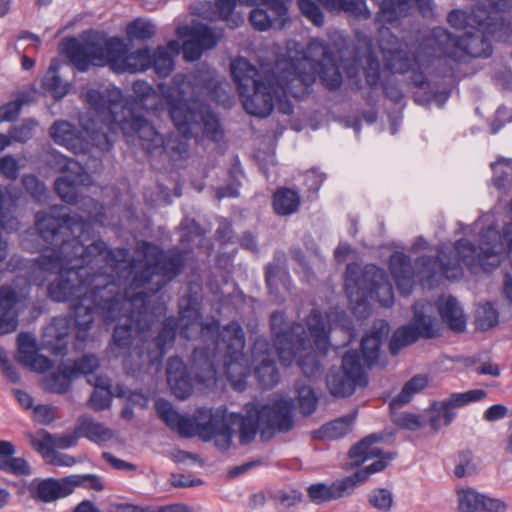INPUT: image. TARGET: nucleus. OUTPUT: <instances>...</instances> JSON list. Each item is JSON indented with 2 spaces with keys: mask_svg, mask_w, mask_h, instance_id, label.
<instances>
[{
  "mask_svg": "<svg viewBox=\"0 0 512 512\" xmlns=\"http://www.w3.org/2000/svg\"><path fill=\"white\" fill-rule=\"evenodd\" d=\"M167 383L172 393L181 400L192 392V378L187 366L179 357H171L166 368Z\"/></svg>",
  "mask_w": 512,
  "mask_h": 512,
  "instance_id": "26",
  "label": "nucleus"
},
{
  "mask_svg": "<svg viewBox=\"0 0 512 512\" xmlns=\"http://www.w3.org/2000/svg\"><path fill=\"white\" fill-rule=\"evenodd\" d=\"M187 84L197 89V97L211 93L218 87V81L210 72H195L187 77Z\"/></svg>",
  "mask_w": 512,
  "mask_h": 512,
  "instance_id": "56",
  "label": "nucleus"
},
{
  "mask_svg": "<svg viewBox=\"0 0 512 512\" xmlns=\"http://www.w3.org/2000/svg\"><path fill=\"white\" fill-rule=\"evenodd\" d=\"M59 63L54 59L42 79V88L59 100L66 96L71 88L68 81H64L59 74Z\"/></svg>",
  "mask_w": 512,
  "mask_h": 512,
  "instance_id": "42",
  "label": "nucleus"
},
{
  "mask_svg": "<svg viewBox=\"0 0 512 512\" xmlns=\"http://www.w3.org/2000/svg\"><path fill=\"white\" fill-rule=\"evenodd\" d=\"M306 324L309 330V334L307 333V335L310 342L313 341L316 349L325 354L327 352L328 335L322 314L318 310L313 309L307 317ZM308 348H312L311 343L306 347V349Z\"/></svg>",
  "mask_w": 512,
  "mask_h": 512,
  "instance_id": "41",
  "label": "nucleus"
},
{
  "mask_svg": "<svg viewBox=\"0 0 512 512\" xmlns=\"http://www.w3.org/2000/svg\"><path fill=\"white\" fill-rule=\"evenodd\" d=\"M184 76L176 75L174 77V83L177 85H184ZM163 99L168 109L169 116L177 128V130L186 138H190L194 134V125L196 123V114L198 113V106L191 107L188 105V100L195 101L194 97L188 96L185 89L181 86L177 91L168 87L164 89L163 85H160Z\"/></svg>",
  "mask_w": 512,
  "mask_h": 512,
  "instance_id": "14",
  "label": "nucleus"
},
{
  "mask_svg": "<svg viewBox=\"0 0 512 512\" xmlns=\"http://www.w3.org/2000/svg\"><path fill=\"white\" fill-rule=\"evenodd\" d=\"M217 413L222 417V425H217V438L215 446L221 451H227L232 443V437L235 429H238L239 442L242 445L251 443L258 430L261 432L260 421L258 420V411H247L246 415L240 413L227 414L225 408H217Z\"/></svg>",
  "mask_w": 512,
  "mask_h": 512,
  "instance_id": "13",
  "label": "nucleus"
},
{
  "mask_svg": "<svg viewBox=\"0 0 512 512\" xmlns=\"http://www.w3.org/2000/svg\"><path fill=\"white\" fill-rule=\"evenodd\" d=\"M270 326L280 362L284 366H290L296 355L306 350L310 344L305 327L301 323L287 325L285 314L282 311H275L271 314Z\"/></svg>",
  "mask_w": 512,
  "mask_h": 512,
  "instance_id": "11",
  "label": "nucleus"
},
{
  "mask_svg": "<svg viewBox=\"0 0 512 512\" xmlns=\"http://www.w3.org/2000/svg\"><path fill=\"white\" fill-rule=\"evenodd\" d=\"M75 426L80 438L85 437L95 443L106 442L114 437V433L111 429L95 421L90 416H79Z\"/></svg>",
  "mask_w": 512,
  "mask_h": 512,
  "instance_id": "39",
  "label": "nucleus"
},
{
  "mask_svg": "<svg viewBox=\"0 0 512 512\" xmlns=\"http://www.w3.org/2000/svg\"><path fill=\"white\" fill-rule=\"evenodd\" d=\"M70 334V320L66 317L54 318L44 332L45 344L54 355H64L67 351Z\"/></svg>",
  "mask_w": 512,
  "mask_h": 512,
  "instance_id": "30",
  "label": "nucleus"
},
{
  "mask_svg": "<svg viewBox=\"0 0 512 512\" xmlns=\"http://www.w3.org/2000/svg\"><path fill=\"white\" fill-rule=\"evenodd\" d=\"M292 400L281 399L262 406L258 411L261 438L270 439L276 431L286 433L294 426Z\"/></svg>",
  "mask_w": 512,
  "mask_h": 512,
  "instance_id": "18",
  "label": "nucleus"
},
{
  "mask_svg": "<svg viewBox=\"0 0 512 512\" xmlns=\"http://www.w3.org/2000/svg\"><path fill=\"white\" fill-rule=\"evenodd\" d=\"M478 24L484 26L486 33L498 41H508L512 38V21L499 15Z\"/></svg>",
  "mask_w": 512,
  "mask_h": 512,
  "instance_id": "48",
  "label": "nucleus"
},
{
  "mask_svg": "<svg viewBox=\"0 0 512 512\" xmlns=\"http://www.w3.org/2000/svg\"><path fill=\"white\" fill-rule=\"evenodd\" d=\"M121 50L113 61L111 69L117 73H136L151 68V52L148 47L128 53V48L121 39Z\"/></svg>",
  "mask_w": 512,
  "mask_h": 512,
  "instance_id": "25",
  "label": "nucleus"
},
{
  "mask_svg": "<svg viewBox=\"0 0 512 512\" xmlns=\"http://www.w3.org/2000/svg\"><path fill=\"white\" fill-rule=\"evenodd\" d=\"M90 58L95 66L108 65L110 68L121 48V38L108 37L103 31L90 30L81 36Z\"/></svg>",
  "mask_w": 512,
  "mask_h": 512,
  "instance_id": "21",
  "label": "nucleus"
},
{
  "mask_svg": "<svg viewBox=\"0 0 512 512\" xmlns=\"http://www.w3.org/2000/svg\"><path fill=\"white\" fill-rule=\"evenodd\" d=\"M411 326L419 338L431 339L439 335V328L435 318L425 315L422 311L415 309Z\"/></svg>",
  "mask_w": 512,
  "mask_h": 512,
  "instance_id": "49",
  "label": "nucleus"
},
{
  "mask_svg": "<svg viewBox=\"0 0 512 512\" xmlns=\"http://www.w3.org/2000/svg\"><path fill=\"white\" fill-rule=\"evenodd\" d=\"M35 226L46 247L35 259L42 272L58 274L48 285L56 302H72L71 316L77 341L85 342L95 317L115 319L121 305L117 269L128 249L108 248L101 239L91 241V225L79 215L53 216L37 212Z\"/></svg>",
  "mask_w": 512,
  "mask_h": 512,
  "instance_id": "1",
  "label": "nucleus"
},
{
  "mask_svg": "<svg viewBox=\"0 0 512 512\" xmlns=\"http://www.w3.org/2000/svg\"><path fill=\"white\" fill-rule=\"evenodd\" d=\"M326 385L329 393L336 398L349 397L357 388L368 385V375L357 350L347 351L342 357L341 367L330 369Z\"/></svg>",
  "mask_w": 512,
  "mask_h": 512,
  "instance_id": "12",
  "label": "nucleus"
},
{
  "mask_svg": "<svg viewBox=\"0 0 512 512\" xmlns=\"http://www.w3.org/2000/svg\"><path fill=\"white\" fill-rule=\"evenodd\" d=\"M345 291L348 297L356 301L375 296L383 307H390L394 302L393 287L387 273L374 264H368L363 269L350 263L345 271Z\"/></svg>",
  "mask_w": 512,
  "mask_h": 512,
  "instance_id": "7",
  "label": "nucleus"
},
{
  "mask_svg": "<svg viewBox=\"0 0 512 512\" xmlns=\"http://www.w3.org/2000/svg\"><path fill=\"white\" fill-rule=\"evenodd\" d=\"M195 117L194 133L198 129H201L203 133L213 141H220L223 138V130L219 119L208 106L203 104L198 105V113Z\"/></svg>",
  "mask_w": 512,
  "mask_h": 512,
  "instance_id": "40",
  "label": "nucleus"
},
{
  "mask_svg": "<svg viewBox=\"0 0 512 512\" xmlns=\"http://www.w3.org/2000/svg\"><path fill=\"white\" fill-rule=\"evenodd\" d=\"M500 240L501 235L489 228L481 235V246L477 247L467 239H460L455 243V255L447 254V256L460 263L459 257L471 270L479 267L485 272H490L501 263L504 247ZM443 255L446 253L441 252L437 256Z\"/></svg>",
  "mask_w": 512,
  "mask_h": 512,
  "instance_id": "9",
  "label": "nucleus"
},
{
  "mask_svg": "<svg viewBox=\"0 0 512 512\" xmlns=\"http://www.w3.org/2000/svg\"><path fill=\"white\" fill-rule=\"evenodd\" d=\"M186 30V35L195 39V41L199 43L205 51L212 49L217 45L218 36L210 27L203 23L193 24L191 27H187Z\"/></svg>",
  "mask_w": 512,
  "mask_h": 512,
  "instance_id": "51",
  "label": "nucleus"
},
{
  "mask_svg": "<svg viewBox=\"0 0 512 512\" xmlns=\"http://www.w3.org/2000/svg\"><path fill=\"white\" fill-rule=\"evenodd\" d=\"M119 131L127 138L137 137L148 153L163 149L162 134L134 104L127 105L122 111H117L115 105L110 107L107 118L99 119L94 128H86L83 132L90 143V150L95 147L107 152L112 149Z\"/></svg>",
  "mask_w": 512,
  "mask_h": 512,
  "instance_id": "4",
  "label": "nucleus"
},
{
  "mask_svg": "<svg viewBox=\"0 0 512 512\" xmlns=\"http://www.w3.org/2000/svg\"><path fill=\"white\" fill-rule=\"evenodd\" d=\"M391 39L392 42L381 41L380 49L384 66L392 73L405 74L426 62L420 44L414 51L407 43L399 42L395 36L391 35Z\"/></svg>",
  "mask_w": 512,
  "mask_h": 512,
  "instance_id": "17",
  "label": "nucleus"
},
{
  "mask_svg": "<svg viewBox=\"0 0 512 512\" xmlns=\"http://www.w3.org/2000/svg\"><path fill=\"white\" fill-rule=\"evenodd\" d=\"M428 384V378L425 375H415L407 381L401 392L395 396L390 402V409L396 410L403 405L409 403L412 397L422 391Z\"/></svg>",
  "mask_w": 512,
  "mask_h": 512,
  "instance_id": "46",
  "label": "nucleus"
},
{
  "mask_svg": "<svg viewBox=\"0 0 512 512\" xmlns=\"http://www.w3.org/2000/svg\"><path fill=\"white\" fill-rule=\"evenodd\" d=\"M410 325L398 328L392 335L389 342V350L392 355H396L402 348L416 342L419 337Z\"/></svg>",
  "mask_w": 512,
  "mask_h": 512,
  "instance_id": "53",
  "label": "nucleus"
},
{
  "mask_svg": "<svg viewBox=\"0 0 512 512\" xmlns=\"http://www.w3.org/2000/svg\"><path fill=\"white\" fill-rule=\"evenodd\" d=\"M236 0H216L215 6L219 14V18L227 23L230 28L239 27L244 19L240 15L234 14Z\"/></svg>",
  "mask_w": 512,
  "mask_h": 512,
  "instance_id": "59",
  "label": "nucleus"
},
{
  "mask_svg": "<svg viewBox=\"0 0 512 512\" xmlns=\"http://www.w3.org/2000/svg\"><path fill=\"white\" fill-rule=\"evenodd\" d=\"M487 35L486 30H476L473 33H466L461 36L462 62H465L467 57L488 58L492 55L493 47Z\"/></svg>",
  "mask_w": 512,
  "mask_h": 512,
  "instance_id": "32",
  "label": "nucleus"
},
{
  "mask_svg": "<svg viewBox=\"0 0 512 512\" xmlns=\"http://www.w3.org/2000/svg\"><path fill=\"white\" fill-rule=\"evenodd\" d=\"M15 445L6 440H0V470L15 476H29L32 469L22 457H15Z\"/></svg>",
  "mask_w": 512,
  "mask_h": 512,
  "instance_id": "33",
  "label": "nucleus"
},
{
  "mask_svg": "<svg viewBox=\"0 0 512 512\" xmlns=\"http://www.w3.org/2000/svg\"><path fill=\"white\" fill-rule=\"evenodd\" d=\"M99 359L93 354H85L81 358L73 361L69 365V372L73 374L74 378L79 375L92 374L99 367Z\"/></svg>",
  "mask_w": 512,
  "mask_h": 512,
  "instance_id": "61",
  "label": "nucleus"
},
{
  "mask_svg": "<svg viewBox=\"0 0 512 512\" xmlns=\"http://www.w3.org/2000/svg\"><path fill=\"white\" fill-rule=\"evenodd\" d=\"M459 509L461 512H505L507 504L498 498H491L480 494L473 489L463 490L459 493Z\"/></svg>",
  "mask_w": 512,
  "mask_h": 512,
  "instance_id": "28",
  "label": "nucleus"
},
{
  "mask_svg": "<svg viewBox=\"0 0 512 512\" xmlns=\"http://www.w3.org/2000/svg\"><path fill=\"white\" fill-rule=\"evenodd\" d=\"M287 272L278 262L268 263L265 267V282L270 293L277 292L280 283H283Z\"/></svg>",
  "mask_w": 512,
  "mask_h": 512,
  "instance_id": "64",
  "label": "nucleus"
},
{
  "mask_svg": "<svg viewBox=\"0 0 512 512\" xmlns=\"http://www.w3.org/2000/svg\"><path fill=\"white\" fill-rule=\"evenodd\" d=\"M181 46L177 40H171L166 46H158L151 54V67L162 78L171 74L174 68V57L180 53Z\"/></svg>",
  "mask_w": 512,
  "mask_h": 512,
  "instance_id": "35",
  "label": "nucleus"
},
{
  "mask_svg": "<svg viewBox=\"0 0 512 512\" xmlns=\"http://www.w3.org/2000/svg\"><path fill=\"white\" fill-rule=\"evenodd\" d=\"M411 9V0H386L378 6L375 23L380 28L395 26Z\"/></svg>",
  "mask_w": 512,
  "mask_h": 512,
  "instance_id": "31",
  "label": "nucleus"
},
{
  "mask_svg": "<svg viewBox=\"0 0 512 512\" xmlns=\"http://www.w3.org/2000/svg\"><path fill=\"white\" fill-rule=\"evenodd\" d=\"M355 414H348L332 420L312 431V438L321 441L338 440L352 431Z\"/></svg>",
  "mask_w": 512,
  "mask_h": 512,
  "instance_id": "36",
  "label": "nucleus"
},
{
  "mask_svg": "<svg viewBox=\"0 0 512 512\" xmlns=\"http://www.w3.org/2000/svg\"><path fill=\"white\" fill-rule=\"evenodd\" d=\"M68 370L69 364H61L56 371L46 375L43 382L45 390L57 394L68 392L74 378Z\"/></svg>",
  "mask_w": 512,
  "mask_h": 512,
  "instance_id": "45",
  "label": "nucleus"
},
{
  "mask_svg": "<svg viewBox=\"0 0 512 512\" xmlns=\"http://www.w3.org/2000/svg\"><path fill=\"white\" fill-rule=\"evenodd\" d=\"M507 7V0H477L472 12L478 23L492 19Z\"/></svg>",
  "mask_w": 512,
  "mask_h": 512,
  "instance_id": "50",
  "label": "nucleus"
},
{
  "mask_svg": "<svg viewBox=\"0 0 512 512\" xmlns=\"http://www.w3.org/2000/svg\"><path fill=\"white\" fill-rule=\"evenodd\" d=\"M230 69L244 110L258 118L268 117L281 90L274 85L273 73L267 69L259 71L243 57L233 60Z\"/></svg>",
  "mask_w": 512,
  "mask_h": 512,
  "instance_id": "6",
  "label": "nucleus"
},
{
  "mask_svg": "<svg viewBox=\"0 0 512 512\" xmlns=\"http://www.w3.org/2000/svg\"><path fill=\"white\" fill-rule=\"evenodd\" d=\"M136 258L117 269L121 283V301L144 307L147 299L177 278L186 265V251L174 248L164 251L148 241H141L135 249Z\"/></svg>",
  "mask_w": 512,
  "mask_h": 512,
  "instance_id": "3",
  "label": "nucleus"
},
{
  "mask_svg": "<svg viewBox=\"0 0 512 512\" xmlns=\"http://www.w3.org/2000/svg\"><path fill=\"white\" fill-rule=\"evenodd\" d=\"M369 505L380 512H388L391 510L394 497L392 492L387 488H374L367 495Z\"/></svg>",
  "mask_w": 512,
  "mask_h": 512,
  "instance_id": "58",
  "label": "nucleus"
},
{
  "mask_svg": "<svg viewBox=\"0 0 512 512\" xmlns=\"http://www.w3.org/2000/svg\"><path fill=\"white\" fill-rule=\"evenodd\" d=\"M69 476L55 479H33L28 485V491L32 499L38 502L50 503L64 498L72 493Z\"/></svg>",
  "mask_w": 512,
  "mask_h": 512,
  "instance_id": "24",
  "label": "nucleus"
},
{
  "mask_svg": "<svg viewBox=\"0 0 512 512\" xmlns=\"http://www.w3.org/2000/svg\"><path fill=\"white\" fill-rule=\"evenodd\" d=\"M290 0H262L261 5L272 12V17L276 22V29H283L289 22L288 3Z\"/></svg>",
  "mask_w": 512,
  "mask_h": 512,
  "instance_id": "57",
  "label": "nucleus"
},
{
  "mask_svg": "<svg viewBox=\"0 0 512 512\" xmlns=\"http://www.w3.org/2000/svg\"><path fill=\"white\" fill-rule=\"evenodd\" d=\"M156 33L155 25L148 20L137 18L126 27V34L129 41H147Z\"/></svg>",
  "mask_w": 512,
  "mask_h": 512,
  "instance_id": "52",
  "label": "nucleus"
},
{
  "mask_svg": "<svg viewBox=\"0 0 512 512\" xmlns=\"http://www.w3.org/2000/svg\"><path fill=\"white\" fill-rule=\"evenodd\" d=\"M71 64L79 71L85 72L93 65V61L82 40L74 37L68 38L63 48Z\"/></svg>",
  "mask_w": 512,
  "mask_h": 512,
  "instance_id": "43",
  "label": "nucleus"
},
{
  "mask_svg": "<svg viewBox=\"0 0 512 512\" xmlns=\"http://www.w3.org/2000/svg\"><path fill=\"white\" fill-rule=\"evenodd\" d=\"M382 439V434H369L354 444L348 452V456L351 460V467L360 466L366 460L378 458V460L374 461L370 465L362 469H358L355 472V478H358L362 483L367 481L370 475L383 471L387 467L388 462L396 457V453L394 452L385 453L379 448L373 446Z\"/></svg>",
  "mask_w": 512,
  "mask_h": 512,
  "instance_id": "15",
  "label": "nucleus"
},
{
  "mask_svg": "<svg viewBox=\"0 0 512 512\" xmlns=\"http://www.w3.org/2000/svg\"><path fill=\"white\" fill-rule=\"evenodd\" d=\"M77 183L76 177L61 176L55 181V191L64 202L69 204L77 203Z\"/></svg>",
  "mask_w": 512,
  "mask_h": 512,
  "instance_id": "55",
  "label": "nucleus"
},
{
  "mask_svg": "<svg viewBox=\"0 0 512 512\" xmlns=\"http://www.w3.org/2000/svg\"><path fill=\"white\" fill-rule=\"evenodd\" d=\"M132 89L136 99L132 101L126 100L125 102L137 103L138 109L143 117H145L143 109L152 111L162 110V98L148 82L137 80L133 83Z\"/></svg>",
  "mask_w": 512,
  "mask_h": 512,
  "instance_id": "37",
  "label": "nucleus"
},
{
  "mask_svg": "<svg viewBox=\"0 0 512 512\" xmlns=\"http://www.w3.org/2000/svg\"><path fill=\"white\" fill-rule=\"evenodd\" d=\"M389 269L400 294L404 296L412 292L415 278L423 288L432 289L443 278L457 280L463 275L459 263L447 255L418 257L413 267L409 256L395 252L390 256Z\"/></svg>",
  "mask_w": 512,
  "mask_h": 512,
  "instance_id": "5",
  "label": "nucleus"
},
{
  "mask_svg": "<svg viewBox=\"0 0 512 512\" xmlns=\"http://www.w3.org/2000/svg\"><path fill=\"white\" fill-rule=\"evenodd\" d=\"M360 484H362V482L359 481L358 478H355V472L350 476L334 481L330 484L332 499L337 500L350 496Z\"/></svg>",
  "mask_w": 512,
  "mask_h": 512,
  "instance_id": "60",
  "label": "nucleus"
},
{
  "mask_svg": "<svg viewBox=\"0 0 512 512\" xmlns=\"http://www.w3.org/2000/svg\"><path fill=\"white\" fill-rule=\"evenodd\" d=\"M219 337L221 342L218 345L224 351V374L234 389L242 391L250 374L249 361L243 352L244 331L238 322L232 321L223 327Z\"/></svg>",
  "mask_w": 512,
  "mask_h": 512,
  "instance_id": "8",
  "label": "nucleus"
},
{
  "mask_svg": "<svg viewBox=\"0 0 512 512\" xmlns=\"http://www.w3.org/2000/svg\"><path fill=\"white\" fill-rule=\"evenodd\" d=\"M499 315L491 303L479 305L475 311V326L478 330L487 331L498 324Z\"/></svg>",
  "mask_w": 512,
  "mask_h": 512,
  "instance_id": "54",
  "label": "nucleus"
},
{
  "mask_svg": "<svg viewBox=\"0 0 512 512\" xmlns=\"http://www.w3.org/2000/svg\"><path fill=\"white\" fill-rule=\"evenodd\" d=\"M192 372L195 379L200 383H206L216 379V368L210 355V351L206 347H196L192 356Z\"/></svg>",
  "mask_w": 512,
  "mask_h": 512,
  "instance_id": "38",
  "label": "nucleus"
},
{
  "mask_svg": "<svg viewBox=\"0 0 512 512\" xmlns=\"http://www.w3.org/2000/svg\"><path fill=\"white\" fill-rule=\"evenodd\" d=\"M254 374L263 389H272L279 381V373L270 343L265 338H257L252 347Z\"/></svg>",
  "mask_w": 512,
  "mask_h": 512,
  "instance_id": "22",
  "label": "nucleus"
},
{
  "mask_svg": "<svg viewBox=\"0 0 512 512\" xmlns=\"http://www.w3.org/2000/svg\"><path fill=\"white\" fill-rule=\"evenodd\" d=\"M438 312L441 319L454 332H463L466 328V317L458 300L452 296L438 300Z\"/></svg>",
  "mask_w": 512,
  "mask_h": 512,
  "instance_id": "34",
  "label": "nucleus"
},
{
  "mask_svg": "<svg viewBox=\"0 0 512 512\" xmlns=\"http://www.w3.org/2000/svg\"><path fill=\"white\" fill-rule=\"evenodd\" d=\"M307 53L306 58L313 65L315 79L318 76L327 89L337 90L342 84V75L329 45L322 40L313 39L307 46Z\"/></svg>",
  "mask_w": 512,
  "mask_h": 512,
  "instance_id": "16",
  "label": "nucleus"
},
{
  "mask_svg": "<svg viewBox=\"0 0 512 512\" xmlns=\"http://www.w3.org/2000/svg\"><path fill=\"white\" fill-rule=\"evenodd\" d=\"M461 37L455 36L448 30L437 27L431 35L420 42L421 52L425 59L448 57L454 61H463Z\"/></svg>",
  "mask_w": 512,
  "mask_h": 512,
  "instance_id": "20",
  "label": "nucleus"
},
{
  "mask_svg": "<svg viewBox=\"0 0 512 512\" xmlns=\"http://www.w3.org/2000/svg\"><path fill=\"white\" fill-rule=\"evenodd\" d=\"M336 6V12L344 11L358 19L367 20L371 17L364 0H338Z\"/></svg>",
  "mask_w": 512,
  "mask_h": 512,
  "instance_id": "62",
  "label": "nucleus"
},
{
  "mask_svg": "<svg viewBox=\"0 0 512 512\" xmlns=\"http://www.w3.org/2000/svg\"><path fill=\"white\" fill-rule=\"evenodd\" d=\"M49 133L56 144L66 147L74 154L90 153V143L84 136V132L68 121H55Z\"/></svg>",
  "mask_w": 512,
  "mask_h": 512,
  "instance_id": "23",
  "label": "nucleus"
},
{
  "mask_svg": "<svg viewBox=\"0 0 512 512\" xmlns=\"http://www.w3.org/2000/svg\"><path fill=\"white\" fill-rule=\"evenodd\" d=\"M296 399L299 410L303 416L311 415L318 406V398L314 390L306 384L305 381L299 380L295 383Z\"/></svg>",
  "mask_w": 512,
  "mask_h": 512,
  "instance_id": "47",
  "label": "nucleus"
},
{
  "mask_svg": "<svg viewBox=\"0 0 512 512\" xmlns=\"http://www.w3.org/2000/svg\"><path fill=\"white\" fill-rule=\"evenodd\" d=\"M86 102L96 112L99 119L107 118L110 115V107L117 106V111H122L127 105L133 102H123V94L120 89L108 90L104 94L98 90L90 89L86 93ZM138 107L137 103H134Z\"/></svg>",
  "mask_w": 512,
  "mask_h": 512,
  "instance_id": "27",
  "label": "nucleus"
},
{
  "mask_svg": "<svg viewBox=\"0 0 512 512\" xmlns=\"http://www.w3.org/2000/svg\"><path fill=\"white\" fill-rule=\"evenodd\" d=\"M156 411L159 418L172 430L178 426L182 415H180L172 406V404L165 399H158L155 403Z\"/></svg>",
  "mask_w": 512,
  "mask_h": 512,
  "instance_id": "63",
  "label": "nucleus"
},
{
  "mask_svg": "<svg viewBox=\"0 0 512 512\" xmlns=\"http://www.w3.org/2000/svg\"><path fill=\"white\" fill-rule=\"evenodd\" d=\"M146 311V305H130L121 301L120 310L114 321L120 316L127 317L129 323L116 325L113 331L112 352L116 357H123V366L127 374L138 377L146 367L161 362L167 350L174 344L177 329H180L181 337L185 339L196 338L203 330L202 322L193 309H185L180 312V319L166 318L157 335L152 339H142L141 343L133 344L132 323L139 320V316ZM105 322V320L102 318ZM112 321H106L110 323Z\"/></svg>",
  "mask_w": 512,
  "mask_h": 512,
  "instance_id": "2",
  "label": "nucleus"
},
{
  "mask_svg": "<svg viewBox=\"0 0 512 512\" xmlns=\"http://www.w3.org/2000/svg\"><path fill=\"white\" fill-rule=\"evenodd\" d=\"M299 194L290 188H279L273 195V209L277 215L288 216L298 211Z\"/></svg>",
  "mask_w": 512,
  "mask_h": 512,
  "instance_id": "44",
  "label": "nucleus"
},
{
  "mask_svg": "<svg viewBox=\"0 0 512 512\" xmlns=\"http://www.w3.org/2000/svg\"><path fill=\"white\" fill-rule=\"evenodd\" d=\"M388 332V323L377 321L374 323L370 333L362 338L360 358L364 368H371L377 362L382 339Z\"/></svg>",
  "mask_w": 512,
  "mask_h": 512,
  "instance_id": "29",
  "label": "nucleus"
},
{
  "mask_svg": "<svg viewBox=\"0 0 512 512\" xmlns=\"http://www.w3.org/2000/svg\"><path fill=\"white\" fill-rule=\"evenodd\" d=\"M313 69L308 58L297 61L283 59L278 60L269 72L274 75V85L281 87L279 96L301 99L315 82Z\"/></svg>",
  "mask_w": 512,
  "mask_h": 512,
  "instance_id": "10",
  "label": "nucleus"
},
{
  "mask_svg": "<svg viewBox=\"0 0 512 512\" xmlns=\"http://www.w3.org/2000/svg\"><path fill=\"white\" fill-rule=\"evenodd\" d=\"M222 417L217 409L198 408L193 419L182 416L175 429L181 437L191 438L198 436L201 440L208 442L217 438V425H222Z\"/></svg>",
  "mask_w": 512,
  "mask_h": 512,
  "instance_id": "19",
  "label": "nucleus"
}]
</instances>
